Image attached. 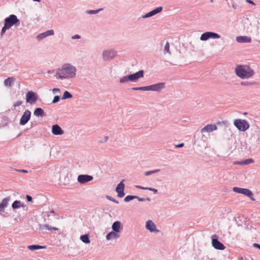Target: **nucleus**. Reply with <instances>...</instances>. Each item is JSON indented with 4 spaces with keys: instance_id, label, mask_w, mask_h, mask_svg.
<instances>
[{
    "instance_id": "aec40b11",
    "label": "nucleus",
    "mask_w": 260,
    "mask_h": 260,
    "mask_svg": "<svg viewBox=\"0 0 260 260\" xmlns=\"http://www.w3.org/2000/svg\"><path fill=\"white\" fill-rule=\"evenodd\" d=\"M10 201V197L5 198L2 200V203L0 204V212L4 211L5 208L7 207Z\"/></svg>"
},
{
    "instance_id": "9b49d317",
    "label": "nucleus",
    "mask_w": 260,
    "mask_h": 260,
    "mask_svg": "<svg viewBox=\"0 0 260 260\" xmlns=\"http://www.w3.org/2000/svg\"><path fill=\"white\" fill-rule=\"evenodd\" d=\"M30 117L31 112L29 110H26L20 119V124L24 125L26 124L30 120Z\"/></svg>"
},
{
    "instance_id": "79ce46f5",
    "label": "nucleus",
    "mask_w": 260,
    "mask_h": 260,
    "mask_svg": "<svg viewBox=\"0 0 260 260\" xmlns=\"http://www.w3.org/2000/svg\"><path fill=\"white\" fill-rule=\"evenodd\" d=\"M108 138H109V137L107 136H106L104 137V138L103 140H101L100 141V142L101 143H106L108 141Z\"/></svg>"
},
{
    "instance_id": "4d7b16f0",
    "label": "nucleus",
    "mask_w": 260,
    "mask_h": 260,
    "mask_svg": "<svg viewBox=\"0 0 260 260\" xmlns=\"http://www.w3.org/2000/svg\"><path fill=\"white\" fill-rule=\"evenodd\" d=\"M247 2L252 5H255L254 3L251 0H246Z\"/></svg>"
},
{
    "instance_id": "4be33fe9",
    "label": "nucleus",
    "mask_w": 260,
    "mask_h": 260,
    "mask_svg": "<svg viewBox=\"0 0 260 260\" xmlns=\"http://www.w3.org/2000/svg\"><path fill=\"white\" fill-rule=\"evenodd\" d=\"M21 207L24 208L26 205L22 204L20 201L16 200L12 204V208L13 210L18 209Z\"/></svg>"
},
{
    "instance_id": "f03ea898",
    "label": "nucleus",
    "mask_w": 260,
    "mask_h": 260,
    "mask_svg": "<svg viewBox=\"0 0 260 260\" xmlns=\"http://www.w3.org/2000/svg\"><path fill=\"white\" fill-rule=\"evenodd\" d=\"M235 73L241 79H248L255 73L254 70L248 65H238L235 68Z\"/></svg>"
},
{
    "instance_id": "8fccbe9b",
    "label": "nucleus",
    "mask_w": 260,
    "mask_h": 260,
    "mask_svg": "<svg viewBox=\"0 0 260 260\" xmlns=\"http://www.w3.org/2000/svg\"><path fill=\"white\" fill-rule=\"evenodd\" d=\"M52 91H53V93H56L57 92H59L60 89L59 88H54L52 89Z\"/></svg>"
},
{
    "instance_id": "9d476101",
    "label": "nucleus",
    "mask_w": 260,
    "mask_h": 260,
    "mask_svg": "<svg viewBox=\"0 0 260 260\" xmlns=\"http://www.w3.org/2000/svg\"><path fill=\"white\" fill-rule=\"evenodd\" d=\"M116 54V52L114 50H108L103 52L102 56L104 60H109L112 59Z\"/></svg>"
},
{
    "instance_id": "0e129e2a",
    "label": "nucleus",
    "mask_w": 260,
    "mask_h": 260,
    "mask_svg": "<svg viewBox=\"0 0 260 260\" xmlns=\"http://www.w3.org/2000/svg\"><path fill=\"white\" fill-rule=\"evenodd\" d=\"M50 213H51V214H54V211L52 210L51 212H50Z\"/></svg>"
},
{
    "instance_id": "49530a36",
    "label": "nucleus",
    "mask_w": 260,
    "mask_h": 260,
    "mask_svg": "<svg viewBox=\"0 0 260 260\" xmlns=\"http://www.w3.org/2000/svg\"><path fill=\"white\" fill-rule=\"evenodd\" d=\"M72 39L75 40V39H79L81 38V36L79 35H75L72 37Z\"/></svg>"
},
{
    "instance_id": "a878e982",
    "label": "nucleus",
    "mask_w": 260,
    "mask_h": 260,
    "mask_svg": "<svg viewBox=\"0 0 260 260\" xmlns=\"http://www.w3.org/2000/svg\"><path fill=\"white\" fill-rule=\"evenodd\" d=\"M80 239L85 244H89L90 243L89 234L81 235L80 237Z\"/></svg>"
},
{
    "instance_id": "cd10ccee",
    "label": "nucleus",
    "mask_w": 260,
    "mask_h": 260,
    "mask_svg": "<svg viewBox=\"0 0 260 260\" xmlns=\"http://www.w3.org/2000/svg\"><path fill=\"white\" fill-rule=\"evenodd\" d=\"M27 248L30 250H36L40 249L45 248V246H41L39 245H28Z\"/></svg>"
},
{
    "instance_id": "09e8293b",
    "label": "nucleus",
    "mask_w": 260,
    "mask_h": 260,
    "mask_svg": "<svg viewBox=\"0 0 260 260\" xmlns=\"http://www.w3.org/2000/svg\"><path fill=\"white\" fill-rule=\"evenodd\" d=\"M136 187L139 189H143V190H147V187H143L140 185H136Z\"/></svg>"
},
{
    "instance_id": "72a5a7b5",
    "label": "nucleus",
    "mask_w": 260,
    "mask_h": 260,
    "mask_svg": "<svg viewBox=\"0 0 260 260\" xmlns=\"http://www.w3.org/2000/svg\"><path fill=\"white\" fill-rule=\"evenodd\" d=\"M44 34L45 38L53 35L54 34V30L53 29L48 30L45 32H43Z\"/></svg>"
},
{
    "instance_id": "e433bc0d",
    "label": "nucleus",
    "mask_w": 260,
    "mask_h": 260,
    "mask_svg": "<svg viewBox=\"0 0 260 260\" xmlns=\"http://www.w3.org/2000/svg\"><path fill=\"white\" fill-rule=\"evenodd\" d=\"M169 48H170V44H169V42H167V43L165 46V47H164V53H169L170 54Z\"/></svg>"
},
{
    "instance_id": "f3484780",
    "label": "nucleus",
    "mask_w": 260,
    "mask_h": 260,
    "mask_svg": "<svg viewBox=\"0 0 260 260\" xmlns=\"http://www.w3.org/2000/svg\"><path fill=\"white\" fill-rule=\"evenodd\" d=\"M52 133L54 135H61L64 134V131L59 125L56 124L52 125Z\"/></svg>"
},
{
    "instance_id": "39448f33",
    "label": "nucleus",
    "mask_w": 260,
    "mask_h": 260,
    "mask_svg": "<svg viewBox=\"0 0 260 260\" xmlns=\"http://www.w3.org/2000/svg\"><path fill=\"white\" fill-rule=\"evenodd\" d=\"M20 20L14 14H11L4 20V24L10 29L12 26L19 24Z\"/></svg>"
},
{
    "instance_id": "2eb2a0df",
    "label": "nucleus",
    "mask_w": 260,
    "mask_h": 260,
    "mask_svg": "<svg viewBox=\"0 0 260 260\" xmlns=\"http://www.w3.org/2000/svg\"><path fill=\"white\" fill-rule=\"evenodd\" d=\"M146 228L151 233H157L159 232L158 230L156 229L155 224L152 220H149L146 221Z\"/></svg>"
},
{
    "instance_id": "338daca9",
    "label": "nucleus",
    "mask_w": 260,
    "mask_h": 260,
    "mask_svg": "<svg viewBox=\"0 0 260 260\" xmlns=\"http://www.w3.org/2000/svg\"><path fill=\"white\" fill-rule=\"evenodd\" d=\"M32 125H34V123H31V125L32 126Z\"/></svg>"
},
{
    "instance_id": "0eeeda50",
    "label": "nucleus",
    "mask_w": 260,
    "mask_h": 260,
    "mask_svg": "<svg viewBox=\"0 0 260 260\" xmlns=\"http://www.w3.org/2000/svg\"><path fill=\"white\" fill-rule=\"evenodd\" d=\"M219 38H220V36L218 34L212 31H206L202 34L200 37V40L203 41L210 39H216Z\"/></svg>"
},
{
    "instance_id": "4c0bfd02",
    "label": "nucleus",
    "mask_w": 260,
    "mask_h": 260,
    "mask_svg": "<svg viewBox=\"0 0 260 260\" xmlns=\"http://www.w3.org/2000/svg\"><path fill=\"white\" fill-rule=\"evenodd\" d=\"M254 82H251L248 81H242L241 82V85L243 86H249L253 85Z\"/></svg>"
},
{
    "instance_id": "6e6552de",
    "label": "nucleus",
    "mask_w": 260,
    "mask_h": 260,
    "mask_svg": "<svg viewBox=\"0 0 260 260\" xmlns=\"http://www.w3.org/2000/svg\"><path fill=\"white\" fill-rule=\"evenodd\" d=\"M212 245L216 249L224 250L225 248L224 245L220 242L216 235H213L211 236Z\"/></svg>"
},
{
    "instance_id": "052dcab7",
    "label": "nucleus",
    "mask_w": 260,
    "mask_h": 260,
    "mask_svg": "<svg viewBox=\"0 0 260 260\" xmlns=\"http://www.w3.org/2000/svg\"><path fill=\"white\" fill-rule=\"evenodd\" d=\"M145 201H148V202H150L151 201V199L149 198H147L145 199Z\"/></svg>"
},
{
    "instance_id": "4468645a",
    "label": "nucleus",
    "mask_w": 260,
    "mask_h": 260,
    "mask_svg": "<svg viewBox=\"0 0 260 260\" xmlns=\"http://www.w3.org/2000/svg\"><path fill=\"white\" fill-rule=\"evenodd\" d=\"M163 8L162 7H158L155 9L151 11L150 12L146 13L145 15H143L142 18L143 19H145L147 18H149L152 17L160 12H161Z\"/></svg>"
},
{
    "instance_id": "f8f14e48",
    "label": "nucleus",
    "mask_w": 260,
    "mask_h": 260,
    "mask_svg": "<svg viewBox=\"0 0 260 260\" xmlns=\"http://www.w3.org/2000/svg\"><path fill=\"white\" fill-rule=\"evenodd\" d=\"M123 181L124 180L120 181L116 188V191L117 193V197L120 198L123 197L125 195L124 192L125 185L123 183Z\"/></svg>"
},
{
    "instance_id": "58836bf2",
    "label": "nucleus",
    "mask_w": 260,
    "mask_h": 260,
    "mask_svg": "<svg viewBox=\"0 0 260 260\" xmlns=\"http://www.w3.org/2000/svg\"><path fill=\"white\" fill-rule=\"evenodd\" d=\"M36 38L38 41H40L45 38L44 37V34L42 32V33H41L39 35H37L36 37Z\"/></svg>"
},
{
    "instance_id": "ea45409f",
    "label": "nucleus",
    "mask_w": 260,
    "mask_h": 260,
    "mask_svg": "<svg viewBox=\"0 0 260 260\" xmlns=\"http://www.w3.org/2000/svg\"><path fill=\"white\" fill-rule=\"evenodd\" d=\"M60 100V96L59 95H55L52 101V103L55 104L59 102Z\"/></svg>"
},
{
    "instance_id": "1a4fd4ad",
    "label": "nucleus",
    "mask_w": 260,
    "mask_h": 260,
    "mask_svg": "<svg viewBox=\"0 0 260 260\" xmlns=\"http://www.w3.org/2000/svg\"><path fill=\"white\" fill-rule=\"evenodd\" d=\"M38 99V95L33 91H28L26 94V101L27 103L32 104Z\"/></svg>"
},
{
    "instance_id": "c756f323",
    "label": "nucleus",
    "mask_w": 260,
    "mask_h": 260,
    "mask_svg": "<svg viewBox=\"0 0 260 260\" xmlns=\"http://www.w3.org/2000/svg\"><path fill=\"white\" fill-rule=\"evenodd\" d=\"M132 89L133 90L150 91L149 85L146 86L133 87Z\"/></svg>"
},
{
    "instance_id": "dca6fc26",
    "label": "nucleus",
    "mask_w": 260,
    "mask_h": 260,
    "mask_svg": "<svg viewBox=\"0 0 260 260\" xmlns=\"http://www.w3.org/2000/svg\"><path fill=\"white\" fill-rule=\"evenodd\" d=\"M165 83L160 82L153 85H149L150 91H159L165 88Z\"/></svg>"
},
{
    "instance_id": "412c9836",
    "label": "nucleus",
    "mask_w": 260,
    "mask_h": 260,
    "mask_svg": "<svg viewBox=\"0 0 260 260\" xmlns=\"http://www.w3.org/2000/svg\"><path fill=\"white\" fill-rule=\"evenodd\" d=\"M122 228L121 223L119 221H116L114 222L112 225V230L118 234L120 232V230Z\"/></svg>"
},
{
    "instance_id": "2f4dec72",
    "label": "nucleus",
    "mask_w": 260,
    "mask_h": 260,
    "mask_svg": "<svg viewBox=\"0 0 260 260\" xmlns=\"http://www.w3.org/2000/svg\"><path fill=\"white\" fill-rule=\"evenodd\" d=\"M159 171H160V170L159 169H156L152 171H146L144 173V175L147 176L154 173H156L157 172H159Z\"/></svg>"
},
{
    "instance_id": "473e14b6",
    "label": "nucleus",
    "mask_w": 260,
    "mask_h": 260,
    "mask_svg": "<svg viewBox=\"0 0 260 260\" xmlns=\"http://www.w3.org/2000/svg\"><path fill=\"white\" fill-rule=\"evenodd\" d=\"M136 196H133V195H128L124 199V201L125 202H128L134 199H135Z\"/></svg>"
},
{
    "instance_id": "b1692460",
    "label": "nucleus",
    "mask_w": 260,
    "mask_h": 260,
    "mask_svg": "<svg viewBox=\"0 0 260 260\" xmlns=\"http://www.w3.org/2000/svg\"><path fill=\"white\" fill-rule=\"evenodd\" d=\"M119 237L118 234L113 231L109 233L106 236V239L108 240L112 239H117Z\"/></svg>"
},
{
    "instance_id": "a211bd4d",
    "label": "nucleus",
    "mask_w": 260,
    "mask_h": 260,
    "mask_svg": "<svg viewBox=\"0 0 260 260\" xmlns=\"http://www.w3.org/2000/svg\"><path fill=\"white\" fill-rule=\"evenodd\" d=\"M236 40L237 42L240 43L251 42V38L247 36H237Z\"/></svg>"
},
{
    "instance_id": "5fc2aeb1",
    "label": "nucleus",
    "mask_w": 260,
    "mask_h": 260,
    "mask_svg": "<svg viewBox=\"0 0 260 260\" xmlns=\"http://www.w3.org/2000/svg\"><path fill=\"white\" fill-rule=\"evenodd\" d=\"M234 165H243V161H235V162H234Z\"/></svg>"
},
{
    "instance_id": "69168bd1",
    "label": "nucleus",
    "mask_w": 260,
    "mask_h": 260,
    "mask_svg": "<svg viewBox=\"0 0 260 260\" xmlns=\"http://www.w3.org/2000/svg\"><path fill=\"white\" fill-rule=\"evenodd\" d=\"M210 1L211 2V3H213V0H210Z\"/></svg>"
},
{
    "instance_id": "7ed1b4c3",
    "label": "nucleus",
    "mask_w": 260,
    "mask_h": 260,
    "mask_svg": "<svg viewBox=\"0 0 260 260\" xmlns=\"http://www.w3.org/2000/svg\"><path fill=\"white\" fill-rule=\"evenodd\" d=\"M144 77V71L139 70L134 74L123 76L119 79V83L121 84L127 83L129 82H136L138 80Z\"/></svg>"
},
{
    "instance_id": "f704fd0d",
    "label": "nucleus",
    "mask_w": 260,
    "mask_h": 260,
    "mask_svg": "<svg viewBox=\"0 0 260 260\" xmlns=\"http://www.w3.org/2000/svg\"><path fill=\"white\" fill-rule=\"evenodd\" d=\"M9 29V28L4 24V26L2 27L1 32V37L2 38L4 35L5 34L7 30Z\"/></svg>"
},
{
    "instance_id": "6ab92c4d",
    "label": "nucleus",
    "mask_w": 260,
    "mask_h": 260,
    "mask_svg": "<svg viewBox=\"0 0 260 260\" xmlns=\"http://www.w3.org/2000/svg\"><path fill=\"white\" fill-rule=\"evenodd\" d=\"M217 129V126L215 124H208L201 129L202 133L211 132Z\"/></svg>"
},
{
    "instance_id": "e2e57ef3",
    "label": "nucleus",
    "mask_w": 260,
    "mask_h": 260,
    "mask_svg": "<svg viewBox=\"0 0 260 260\" xmlns=\"http://www.w3.org/2000/svg\"><path fill=\"white\" fill-rule=\"evenodd\" d=\"M33 1L37 2H41V0H33Z\"/></svg>"
},
{
    "instance_id": "bf43d9fd",
    "label": "nucleus",
    "mask_w": 260,
    "mask_h": 260,
    "mask_svg": "<svg viewBox=\"0 0 260 260\" xmlns=\"http://www.w3.org/2000/svg\"><path fill=\"white\" fill-rule=\"evenodd\" d=\"M224 122H223H223H218L217 123V124H218V125H221V124H224Z\"/></svg>"
},
{
    "instance_id": "bb28decb",
    "label": "nucleus",
    "mask_w": 260,
    "mask_h": 260,
    "mask_svg": "<svg viewBox=\"0 0 260 260\" xmlns=\"http://www.w3.org/2000/svg\"><path fill=\"white\" fill-rule=\"evenodd\" d=\"M40 229L42 230H49V231H58V229L57 228H55V227H51V226H49V225L48 224H43V225H41L40 226Z\"/></svg>"
},
{
    "instance_id": "864d4df0",
    "label": "nucleus",
    "mask_w": 260,
    "mask_h": 260,
    "mask_svg": "<svg viewBox=\"0 0 260 260\" xmlns=\"http://www.w3.org/2000/svg\"><path fill=\"white\" fill-rule=\"evenodd\" d=\"M232 7L235 10H236L237 8V5H236V4L235 2H232Z\"/></svg>"
},
{
    "instance_id": "20e7f679",
    "label": "nucleus",
    "mask_w": 260,
    "mask_h": 260,
    "mask_svg": "<svg viewBox=\"0 0 260 260\" xmlns=\"http://www.w3.org/2000/svg\"><path fill=\"white\" fill-rule=\"evenodd\" d=\"M234 125L240 131L245 132L249 127L248 122L245 119H236L234 121Z\"/></svg>"
},
{
    "instance_id": "ddd939ff",
    "label": "nucleus",
    "mask_w": 260,
    "mask_h": 260,
    "mask_svg": "<svg viewBox=\"0 0 260 260\" xmlns=\"http://www.w3.org/2000/svg\"><path fill=\"white\" fill-rule=\"evenodd\" d=\"M93 178L92 176L89 175H79L77 180L80 184H84L91 181Z\"/></svg>"
},
{
    "instance_id": "6e6d98bb",
    "label": "nucleus",
    "mask_w": 260,
    "mask_h": 260,
    "mask_svg": "<svg viewBox=\"0 0 260 260\" xmlns=\"http://www.w3.org/2000/svg\"><path fill=\"white\" fill-rule=\"evenodd\" d=\"M17 171L18 172H21V173H26L28 172V171L26 170H17Z\"/></svg>"
},
{
    "instance_id": "a19ab883",
    "label": "nucleus",
    "mask_w": 260,
    "mask_h": 260,
    "mask_svg": "<svg viewBox=\"0 0 260 260\" xmlns=\"http://www.w3.org/2000/svg\"><path fill=\"white\" fill-rule=\"evenodd\" d=\"M22 104V102L21 101L19 100V101H18L14 103L13 104V106L14 107H16L20 106Z\"/></svg>"
},
{
    "instance_id": "5701e85b",
    "label": "nucleus",
    "mask_w": 260,
    "mask_h": 260,
    "mask_svg": "<svg viewBox=\"0 0 260 260\" xmlns=\"http://www.w3.org/2000/svg\"><path fill=\"white\" fill-rule=\"evenodd\" d=\"M34 114L38 117H43L45 116V113L41 108H37L35 109Z\"/></svg>"
},
{
    "instance_id": "f257e3e1",
    "label": "nucleus",
    "mask_w": 260,
    "mask_h": 260,
    "mask_svg": "<svg viewBox=\"0 0 260 260\" xmlns=\"http://www.w3.org/2000/svg\"><path fill=\"white\" fill-rule=\"evenodd\" d=\"M76 69L71 64H63L60 69H58L56 75L60 79H70L74 77L76 75Z\"/></svg>"
},
{
    "instance_id": "c9c22d12",
    "label": "nucleus",
    "mask_w": 260,
    "mask_h": 260,
    "mask_svg": "<svg viewBox=\"0 0 260 260\" xmlns=\"http://www.w3.org/2000/svg\"><path fill=\"white\" fill-rule=\"evenodd\" d=\"M254 162V160L252 158H248L244 160H243V165H247L250 164L251 163H253Z\"/></svg>"
},
{
    "instance_id": "603ef678",
    "label": "nucleus",
    "mask_w": 260,
    "mask_h": 260,
    "mask_svg": "<svg viewBox=\"0 0 260 260\" xmlns=\"http://www.w3.org/2000/svg\"><path fill=\"white\" fill-rule=\"evenodd\" d=\"M253 246L254 247H256V248H258L259 249H260V244L254 243L253 244Z\"/></svg>"
},
{
    "instance_id": "774afa93",
    "label": "nucleus",
    "mask_w": 260,
    "mask_h": 260,
    "mask_svg": "<svg viewBox=\"0 0 260 260\" xmlns=\"http://www.w3.org/2000/svg\"><path fill=\"white\" fill-rule=\"evenodd\" d=\"M32 125H34V123H31V125L32 126Z\"/></svg>"
},
{
    "instance_id": "37998d69",
    "label": "nucleus",
    "mask_w": 260,
    "mask_h": 260,
    "mask_svg": "<svg viewBox=\"0 0 260 260\" xmlns=\"http://www.w3.org/2000/svg\"><path fill=\"white\" fill-rule=\"evenodd\" d=\"M147 190H149L150 191H152L155 194L157 192V190L156 189H155V188H153L147 187Z\"/></svg>"
},
{
    "instance_id": "13d9d810",
    "label": "nucleus",
    "mask_w": 260,
    "mask_h": 260,
    "mask_svg": "<svg viewBox=\"0 0 260 260\" xmlns=\"http://www.w3.org/2000/svg\"><path fill=\"white\" fill-rule=\"evenodd\" d=\"M113 202H114V203H115L116 204H118L119 203V202L117 200H115V199H113Z\"/></svg>"
},
{
    "instance_id": "393cba45",
    "label": "nucleus",
    "mask_w": 260,
    "mask_h": 260,
    "mask_svg": "<svg viewBox=\"0 0 260 260\" xmlns=\"http://www.w3.org/2000/svg\"><path fill=\"white\" fill-rule=\"evenodd\" d=\"M15 80V78L13 77H8L5 80L4 84L6 86L11 87Z\"/></svg>"
},
{
    "instance_id": "c03bdc74",
    "label": "nucleus",
    "mask_w": 260,
    "mask_h": 260,
    "mask_svg": "<svg viewBox=\"0 0 260 260\" xmlns=\"http://www.w3.org/2000/svg\"><path fill=\"white\" fill-rule=\"evenodd\" d=\"M26 199L28 202H32V197L29 195H26Z\"/></svg>"
},
{
    "instance_id": "423d86ee",
    "label": "nucleus",
    "mask_w": 260,
    "mask_h": 260,
    "mask_svg": "<svg viewBox=\"0 0 260 260\" xmlns=\"http://www.w3.org/2000/svg\"><path fill=\"white\" fill-rule=\"evenodd\" d=\"M233 190L237 193L243 194L246 197L249 198L251 201H254L255 200L253 197L252 192L249 189L240 188L238 187H234Z\"/></svg>"
},
{
    "instance_id": "a18cd8bd",
    "label": "nucleus",
    "mask_w": 260,
    "mask_h": 260,
    "mask_svg": "<svg viewBox=\"0 0 260 260\" xmlns=\"http://www.w3.org/2000/svg\"><path fill=\"white\" fill-rule=\"evenodd\" d=\"M136 198L135 199H137L140 202H144L145 201V198H140L137 196H136Z\"/></svg>"
},
{
    "instance_id": "680f3d73",
    "label": "nucleus",
    "mask_w": 260,
    "mask_h": 260,
    "mask_svg": "<svg viewBox=\"0 0 260 260\" xmlns=\"http://www.w3.org/2000/svg\"><path fill=\"white\" fill-rule=\"evenodd\" d=\"M238 260H243V258L242 257H238Z\"/></svg>"
},
{
    "instance_id": "de8ad7c7",
    "label": "nucleus",
    "mask_w": 260,
    "mask_h": 260,
    "mask_svg": "<svg viewBox=\"0 0 260 260\" xmlns=\"http://www.w3.org/2000/svg\"><path fill=\"white\" fill-rule=\"evenodd\" d=\"M184 146V143H181L180 144H178L177 145H175V148H181L183 147Z\"/></svg>"
},
{
    "instance_id": "7c9ffc66",
    "label": "nucleus",
    "mask_w": 260,
    "mask_h": 260,
    "mask_svg": "<svg viewBox=\"0 0 260 260\" xmlns=\"http://www.w3.org/2000/svg\"><path fill=\"white\" fill-rule=\"evenodd\" d=\"M103 8H100L98 10H87L86 11V13L87 14H96L99 12L103 10Z\"/></svg>"
},
{
    "instance_id": "3c124183",
    "label": "nucleus",
    "mask_w": 260,
    "mask_h": 260,
    "mask_svg": "<svg viewBox=\"0 0 260 260\" xmlns=\"http://www.w3.org/2000/svg\"><path fill=\"white\" fill-rule=\"evenodd\" d=\"M106 198L107 199H108V200H110L112 202H113V199H114V198H113L112 197L108 196V195L106 196Z\"/></svg>"
},
{
    "instance_id": "c85d7f7f",
    "label": "nucleus",
    "mask_w": 260,
    "mask_h": 260,
    "mask_svg": "<svg viewBox=\"0 0 260 260\" xmlns=\"http://www.w3.org/2000/svg\"><path fill=\"white\" fill-rule=\"evenodd\" d=\"M73 97L72 94L68 91H65L61 97V100H64L67 99H71Z\"/></svg>"
}]
</instances>
